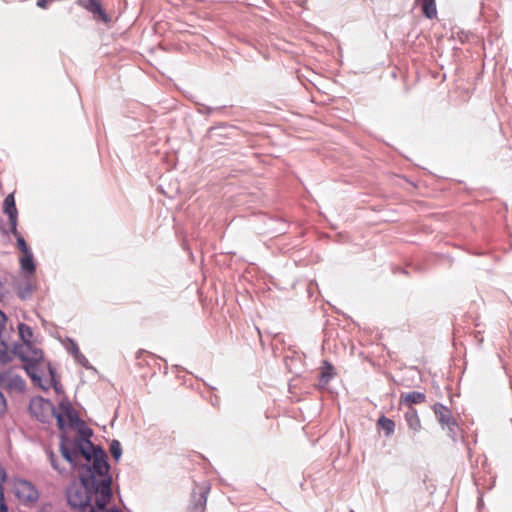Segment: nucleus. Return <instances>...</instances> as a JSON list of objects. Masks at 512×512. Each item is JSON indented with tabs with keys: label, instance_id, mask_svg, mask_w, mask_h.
Listing matches in <instances>:
<instances>
[{
	"label": "nucleus",
	"instance_id": "obj_5",
	"mask_svg": "<svg viewBox=\"0 0 512 512\" xmlns=\"http://www.w3.org/2000/svg\"><path fill=\"white\" fill-rule=\"evenodd\" d=\"M99 494V498L96 499L97 512L109 511L106 505L110 502L111 493V477H106L101 480L96 479V483L93 487V495Z\"/></svg>",
	"mask_w": 512,
	"mask_h": 512
},
{
	"label": "nucleus",
	"instance_id": "obj_7",
	"mask_svg": "<svg viewBox=\"0 0 512 512\" xmlns=\"http://www.w3.org/2000/svg\"><path fill=\"white\" fill-rule=\"evenodd\" d=\"M14 490L17 498L25 504H33L39 498L38 490L27 480H17L14 484Z\"/></svg>",
	"mask_w": 512,
	"mask_h": 512
},
{
	"label": "nucleus",
	"instance_id": "obj_11",
	"mask_svg": "<svg viewBox=\"0 0 512 512\" xmlns=\"http://www.w3.org/2000/svg\"><path fill=\"white\" fill-rule=\"evenodd\" d=\"M404 417L409 429L412 430L414 434L421 430V422L416 409L410 407Z\"/></svg>",
	"mask_w": 512,
	"mask_h": 512
},
{
	"label": "nucleus",
	"instance_id": "obj_22",
	"mask_svg": "<svg viewBox=\"0 0 512 512\" xmlns=\"http://www.w3.org/2000/svg\"><path fill=\"white\" fill-rule=\"evenodd\" d=\"M23 361L32 363L42 359V351L39 349H33L31 356L21 355Z\"/></svg>",
	"mask_w": 512,
	"mask_h": 512
},
{
	"label": "nucleus",
	"instance_id": "obj_34",
	"mask_svg": "<svg viewBox=\"0 0 512 512\" xmlns=\"http://www.w3.org/2000/svg\"><path fill=\"white\" fill-rule=\"evenodd\" d=\"M92 434V431L91 430H88V433L86 434L87 436H90Z\"/></svg>",
	"mask_w": 512,
	"mask_h": 512
},
{
	"label": "nucleus",
	"instance_id": "obj_9",
	"mask_svg": "<svg viewBox=\"0 0 512 512\" xmlns=\"http://www.w3.org/2000/svg\"><path fill=\"white\" fill-rule=\"evenodd\" d=\"M3 211L8 215L9 223L11 226V232L13 235H17V217L18 212L15 205L14 194L10 193L6 196L3 203Z\"/></svg>",
	"mask_w": 512,
	"mask_h": 512
},
{
	"label": "nucleus",
	"instance_id": "obj_19",
	"mask_svg": "<svg viewBox=\"0 0 512 512\" xmlns=\"http://www.w3.org/2000/svg\"><path fill=\"white\" fill-rule=\"evenodd\" d=\"M33 289L34 287L32 283L30 281H26L24 284L18 287V296L22 300H25L31 296Z\"/></svg>",
	"mask_w": 512,
	"mask_h": 512
},
{
	"label": "nucleus",
	"instance_id": "obj_21",
	"mask_svg": "<svg viewBox=\"0 0 512 512\" xmlns=\"http://www.w3.org/2000/svg\"><path fill=\"white\" fill-rule=\"evenodd\" d=\"M110 453L113 458L118 461L122 455V447L118 440H113L110 444Z\"/></svg>",
	"mask_w": 512,
	"mask_h": 512
},
{
	"label": "nucleus",
	"instance_id": "obj_32",
	"mask_svg": "<svg viewBox=\"0 0 512 512\" xmlns=\"http://www.w3.org/2000/svg\"><path fill=\"white\" fill-rule=\"evenodd\" d=\"M90 512H97V511H96V509L94 507H91ZM106 512H122V511H120L119 509L114 508V509H111V511H106Z\"/></svg>",
	"mask_w": 512,
	"mask_h": 512
},
{
	"label": "nucleus",
	"instance_id": "obj_2",
	"mask_svg": "<svg viewBox=\"0 0 512 512\" xmlns=\"http://www.w3.org/2000/svg\"><path fill=\"white\" fill-rule=\"evenodd\" d=\"M96 478L89 474L80 477L79 484H73L67 489V501L73 508L84 510L90 506L93 497V487Z\"/></svg>",
	"mask_w": 512,
	"mask_h": 512
},
{
	"label": "nucleus",
	"instance_id": "obj_26",
	"mask_svg": "<svg viewBox=\"0 0 512 512\" xmlns=\"http://www.w3.org/2000/svg\"><path fill=\"white\" fill-rule=\"evenodd\" d=\"M0 512H7V506L4 502L3 486L0 483Z\"/></svg>",
	"mask_w": 512,
	"mask_h": 512
},
{
	"label": "nucleus",
	"instance_id": "obj_20",
	"mask_svg": "<svg viewBox=\"0 0 512 512\" xmlns=\"http://www.w3.org/2000/svg\"><path fill=\"white\" fill-rule=\"evenodd\" d=\"M7 386L17 391L25 389V381L20 376H12L8 379Z\"/></svg>",
	"mask_w": 512,
	"mask_h": 512
},
{
	"label": "nucleus",
	"instance_id": "obj_12",
	"mask_svg": "<svg viewBox=\"0 0 512 512\" xmlns=\"http://www.w3.org/2000/svg\"><path fill=\"white\" fill-rule=\"evenodd\" d=\"M401 401L407 404H419L425 401L426 395L422 392L412 391L405 394H401Z\"/></svg>",
	"mask_w": 512,
	"mask_h": 512
},
{
	"label": "nucleus",
	"instance_id": "obj_1",
	"mask_svg": "<svg viewBox=\"0 0 512 512\" xmlns=\"http://www.w3.org/2000/svg\"><path fill=\"white\" fill-rule=\"evenodd\" d=\"M97 449L89 439L77 438L70 440L66 436H61L60 452L63 458L72 466H78L79 456H83L87 462H91L92 453Z\"/></svg>",
	"mask_w": 512,
	"mask_h": 512
},
{
	"label": "nucleus",
	"instance_id": "obj_29",
	"mask_svg": "<svg viewBox=\"0 0 512 512\" xmlns=\"http://www.w3.org/2000/svg\"><path fill=\"white\" fill-rule=\"evenodd\" d=\"M49 460H50V463L52 465V467L57 470V471H61L58 464H57V459H56V456L53 454V452H50L49 453Z\"/></svg>",
	"mask_w": 512,
	"mask_h": 512
},
{
	"label": "nucleus",
	"instance_id": "obj_30",
	"mask_svg": "<svg viewBox=\"0 0 512 512\" xmlns=\"http://www.w3.org/2000/svg\"><path fill=\"white\" fill-rule=\"evenodd\" d=\"M6 410V400L4 398V395L0 392V416L5 412Z\"/></svg>",
	"mask_w": 512,
	"mask_h": 512
},
{
	"label": "nucleus",
	"instance_id": "obj_16",
	"mask_svg": "<svg viewBox=\"0 0 512 512\" xmlns=\"http://www.w3.org/2000/svg\"><path fill=\"white\" fill-rule=\"evenodd\" d=\"M18 330H19V334H20V337L21 339L23 340V342L26 344V348L27 349H31L30 345H29V342L33 336V331L32 329L24 324V323H20L18 325Z\"/></svg>",
	"mask_w": 512,
	"mask_h": 512
},
{
	"label": "nucleus",
	"instance_id": "obj_23",
	"mask_svg": "<svg viewBox=\"0 0 512 512\" xmlns=\"http://www.w3.org/2000/svg\"><path fill=\"white\" fill-rule=\"evenodd\" d=\"M16 238H17V246H18V249L23 253V254H27V253H30L31 251L29 250L28 248V245L25 241V239L17 232V235H14Z\"/></svg>",
	"mask_w": 512,
	"mask_h": 512
},
{
	"label": "nucleus",
	"instance_id": "obj_33",
	"mask_svg": "<svg viewBox=\"0 0 512 512\" xmlns=\"http://www.w3.org/2000/svg\"><path fill=\"white\" fill-rule=\"evenodd\" d=\"M5 478H6L5 472L2 470V473H1V482H4V481H5Z\"/></svg>",
	"mask_w": 512,
	"mask_h": 512
},
{
	"label": "nucleus",
	"instance_id": "obj_25",
	"mask_svg": "<svg viewBox=\"0 0 512 512\" xmlns=\"http://www.w3.org/2000/svg\"><path fill=\"white\" fill-rule=\"evenodd\" d=\"M66 348H67V351L70 354H72L73 356H75L76 354H79V352H80L77 343L73 340H69V344L67 345Z\"/></svg>",
	"mask_w": 512,
	"mask_h": 512
},
{
	"label": "nucleus",
	"instance_id": "obj_15",
	"mask_svg": "<svg viewBox=\"0 0 512 512\" xmlns=\"http://www.w3.org/2000/svg\"><path fill=\"white\" fill-rule=\"evenodd\" d=\"M333 366L327 361L324 362V366L322 367V371L320 373L319 382L321 385H326L333 378Z\"/></svg>",
	"mask_w": 512,
	"mask_h": 512
},
{
	"label": "nucleus",
	"instance_id": "obj_14",
	"mask_svg": "<svg viewBox=\"0 0 512 512\" xmlns=\"http://www.w3.org/2000/svg\"><path fill=\"white\" fill-rule=\"evenodd\" d=\"M20 264L24 272L28 274H32L35 272L36 267L33 261V254L31 252L23 254V257L20 259Z\"/></svg>",
	"mask_w": 512,
	"mask_h": 512
},
{
	"label": "nucleus",
	"instance_id": "obj_28",
	"mask_svg": "<svg viewBox=\"0 0 512 512\" xmlns=\"http://www.w3.org/2000/svg\"><path fill=\"white\" fill-rule=\"evenodd\" d=\"M26 370H27V373L30 375V377H31L34 381H36V380L41 381V377H39V376L36 374V372H35V370H34V367H33V366H28V367L26 368Z\"/></svg>",
	"mask_w": 512,
	"mask_h": 512
},
{
	"label": "nucleus",
	"instance_id": "obj_17",
	"mask_svg": "<svg viewBox=\"0 0 512 512\" xmlns=\"http://www.w3.org/2000/svg\"><path fill=\"white\" fill-rule=\"evenodd\" d=\"M378 426L384 430L386 436H390L394 433V430H395L394 421L385 416H381L378 419Z\"/></svg>",
	"mask_w": 512,
	"mask_h": 512
},
{
	"label": "nucleus",
	"instance_id": "obj_27",
	"mask_svg": "<svg viewBox=\"0 0 512 512\" xmlns=\"http://www.w3.org/2000/svg\"><path fill=\"white\" fill-rule=\"evenodd\" d=\"M74 358L79 364H81L84 367H87L88 360L81 352H79V354H76Z\"/></svg>",
	"mask_w": 512,
	"mask_h": 512
},
{
	"label": "nucleus",
	"instance_id": "obj_6",
	"mask_svg": "<svg viewBox=\"0 0 512 512\" xmlns=\"http://www.w3.org/2000/svg\"><path fill=\"white\" fill-rule=\"evenodd\" d=\"M29 411L38 421L45 423L48 421L50 414L54 413V406L42 397H35L30 401Z\"/></svg>",
	"mask_w": 512,
	"mask_h": 512
},
{
	"label": "nucleus",
	"instance_id": "obj_13",
	"mask_svg": "<svg viewBox=\"0 0 512 512\" xmlns=\"http://www.w3.org/2000/svg\"><path fill=\"white\" fill-rule=\"evenodd\" d=\"M416 3L422 6L423 14L427 18L432 19L436 16L437 10L435 0H416Z\"/></svg>",
	"mask_w": 512,
	"mask_h": 512
},
{
	"label": "nucleus",
	"instance_id": "obj_4",
	"mask_svg": "<svg viewBox=\"0 0 512 512\" xmlns=\"http://www.w3.org/2000/svg\"><path fill=\"white\" fill-rule=\"evenodd\" d=\"M211 486L208 482L195 484L187 512H205Z\"/></svg>",
	"mask_w": 512,
	"mask_h": 512
},
{
	"label": "nucleus",
	"instance_id": "obj_8",
	"mask_svg": "<svg viewBox=\"0 0 512 512\" xmlns=\"http://www.w3.org/2000/svg\"><path fill=\"white\" fill-rule=\"evenodd\" d=\"M433 411L435 413L437 421L444 428L447 427L449 431V436L454 440L455 439V428L457 426L456 421L452 415L451 410L444 406L441 403H436L433 406Z\"/></svg>",
	"mask_w": 512,
	"mask_h": 512
},
{
	"label": "nucleus",
	"instance_id": "obj_10",
	"mask_svg": "<svg viewBox=\"0 0 512 512\" xmlns=\"http://www.w3.org/2000/svg\"><path fill=\"white\" fill-rule=\"evenodd\" d=\"M77 4L88 10L90 13L98 15L103 22L109 21V18L102 9L99 0H77Z\"/></svg>",
	"mask_w": 512,
	"mask_h": 512
},
{
	"label": "nucleus",
	"instance_id": "obj_18",
	"mask_svg": "<svg viewBox=\"0 0 512 512\" xmlns=\"http://www.w3.org/2000/svg\"><path fill=\"white\" fill-rule=\"evenodd\" d=\"M61 408H63L65 416L68 420L67 426H74L80 422L77 413L69 405L64 406L63 404H61Z\"/></svg>",
	"mask_w": 512,
	"mask_h": 512
},
{
	"label": "nucleus",
	"instance_id": "obj_24",
	"mask_svg": "<svg viewBox=\"0 0 512 512\" xmlns=\"http://www.w3.org/2000/svg\"><path fill=\"white\" fill-rule=\"evenodd\" d=\"M53 414L56 417L57 425H58L59 429L64 431L65 428L67 427V422L65 420V417L62 414H60V413H56L55 411H54Z\"/></svg>",
	"mask_w": 512,
	"mask_h": 512
},
{
	"label": "nucleus",
	"instance_id": "obj_31",
	"mask_svg": "<svg viewBox=\"0 0 512 512\" xmlns=\"http://www.w3.org/2000/svg\"><path fill=\"white\" fill-rule=\"evenodd\" d=\"M6 320H7V318H6L5 314L2 311H0V327L4 326Z\"/></svg>",
	"mask_w": 512,
	"mask_h": 512
},
{
	"label": "nucleus",
	"instance_id": "obj_3",
	"mask_svg": "<svg viewBox=\"0 0 512 512\" xmlns=\"http://www.w3.org/2000/svg\"><path fill=\"white\" fill-rule=\"evenodd\" d=\"M92 464L83 466V471L80 473L79 477H86L91 474L93 477H109V464L107 462V454L101 449L97 448L92 453Z\"/></svg>",
	"mask_w": 512,
	"mask_h": 512
}]
</instances>
